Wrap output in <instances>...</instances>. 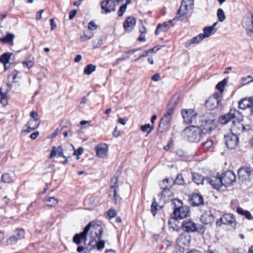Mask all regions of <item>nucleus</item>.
Returning a JSON list of instances; mask_svg holds the SVG:
<instances>
[{
  "label": "nucleus",
  "instance_id": "nucleus-64",
  "mask_svg": "<svg viewBox=\"0 0 253 253\" xmlns=\"http://www.w3.org/2000/svg\"><path fill=\"white\" fill-rule=\"evenodd\" d=\"M222 224H225L223 216L219 219H217L216 222V225L217 226H220Z\"/></svg>",
  "mask_w": 253,
  "mask_h": 253
},
{
  "label": "nucleus",
  "instance_id": "nucleus-45",
  "mask_svg": "<svg viewBox=\"0 0 253 253\" xmlns=\"http://www.w3.org/2000/svg\"><path fill=\"white\" fill-rule=\"evenodd\" d=\"M11 54L8 52L4 53L0 57V62L3 64L8 63Z\"/></svg>",
  "mask_w": 253,
  "mask_h": 253
},
{
  "label": "nucleus",
  "instance_id": "nucleus-31",
  "mask_svg": "<svg viewBox=\"0 0 253 253\" xmlns=\"http://www.w3.org/2000/svg\"><path fill=\"white\" fill-rule=\"evenodd\" d=\"M236 211L238 214L244 216L248 220H253V216L248 211L244 210L241 207H238Z\"/></svg>",
  "mask_w": 253,
  "mask_h": 253
},
{
  "label": "nucleus",
  "instance_id": "nucleus-38",
  "mask_svg": "<svg viewBox=\"0 0 253 253\" xmlns=\"http://www.w3.org/2000/svg\"><path fill=\"white\" fill-rule=\"evenodd\" d=\"M15 36L13 34L8 33L5 37L0 38V42L3 43L12 42Z\"/></svg>",
  "mask_w": 253,
  "mask_h": 253
},
{
  "label": "nucleus",
  "instance_id": "nucleus-25",
  "mask_svg": "<svg viewBox=\"0 0 253 253\" xmlns=\"http://www.w3.org/2000/svg\"><path fill=\"white\" fill-rule=\"evenodd\" d=\"M234 110H230L229 112L222 115L219 118V121L221 124L225 125L227 124L231 120L234 119Z\"/></svg>",
  "mask_w": 253,
  "mask_h": 253
},
{
  "label": "nucleus",
  "instance_id": "nucleus-4",
  "mask_svg": "<svg viewBox=\"0 0 253 253\" xmlns=\"http://www.w3.org/2000/svg\"><path fill=\"white\" fill-rule=\"evenodd\" d=\"M217 123V121L215 119H209L203 121L202 124L199 127L202 130L205 136L206 134L211 133L216 128Z\"/></svg>",
  "mask_w": 253,
  "mask_h": 253
},
{
  "label": "nucleus",
  "instance_id": "nucleus-40",
  "mask_svg": "<svg viewBox=\"0 0 253 253\" xmlns=\"http://www.w3.org/2000/svg\"><path fill=\"white\" fill-rule=\"evenodd\" d=\"M34 59L32 55L29 56L28 58L23 62L24 67L28 69L32 68L34 64Z\"/></svg>",
  "mask_w": 253,
  "mask_h": 253
},
{
  "label": "nucleus",
  "instance_id": "nucleus-42",
  "mask_svg": "<svg viewBox=\"0 0 253 253\" xmlns=\"http://www.w3.org/2000/svg\"><path fill=\"white\" fill-rule=\"evenodd\" d=\"M185 183L183 175L182 173H179L174 180L172 179V184L182 185Z\"/></svg>",
  "mask_w": 253,
  "mask_h": 253
},
{
  "label": "nucleus",
  "instance_id": "nucleus-17",
  "mask_svg": "<svg viewBox=\"0 0 253 253\" xmlns=\"http://www.w3.org/2000/svg\"><path fill=\"white\" fill-rule=\"evenodd\" d=\"M191 236L188 233H183L180 235L177 240V244L182 249L185 246L188 247L190 245Z\"/></svg>",
  "mask_w": 253,
  "mask_h": 253
},
{
  "label": "nucleus",
  "instance_id": "nucleus-2",
  "mask_svg": "<svg viewBox=\"0 0 253 253\" xmlns=\"http://www.w3.org/2000/svg\"><path fill=\"white\" fill-rule=\"evenodd\" d=\"M182 135L190 142H199L205 136L200 127L193 125L186 127L182 131Z\"/></svg>",
  "mask_w": 253,
  "mask_h": 253
},
{
  "label": "nucleus",
  "instance_id": "nucleus-41",
  "mask_svg": "<svg viewBox=\"0 0 253 253\" xmlns=\"http://www.w3.org/2000/svg\"><path fill=\"white\" fill-rule=\"evenodd\" d=\"M96 69V66L90 64L86 66L84 69V73L85 75H89Z\"/></svg>",
  "mask_w": 253,
  "mask_h": 253
},
{
  "label": "nucleus",
  "instance_id": "nucleus-61",
  "mask_svg": "<svg viewBox=\"0 0 253 253\" xmlns=\"http://www.w3.org/2000/svg\"><path fill=\"white\" fill-rule=\"evenodd\" d=\"M88 28L89 30H94L97 29V26L93 21H90L88 23Z\"/></svg>",
  "mask_w": 253,
  "mask_h": 253
},
{
  "label": "nucleus",
  "instance_id": "nucleus-26",
  "mask_svg": "<svg viewBox=\"0 0 253 253\" xmlns=\"http://www.w3.org/2000/svg\"><path fill=\"white\" fill-rule=\"evenodd\" d=\"M246 33L247 35L253 38V14L251 18H248L246 21Z\"/></svg>",
  "mask_w": 253,
  "mask_h": 253
},
{
  "label": "nucleus",
  "instance_id": "nucleus-15",
  "mask_svg": "<svg viewBox=\"0 0 253 253\" xmlns=\"http://www.w3.org/2000/svg\"><path fill=\"white\" fill-rule=\"evenodd\" d=\"M206 180L207 183L210 184L213 188L216 189H219L223 184L218 173L216 176L206 177Z\"/></svg>",
  "mask_w": 253,
  "mask_h": 253
},
{
  "label": "nucleus",
  "instance_id": "nucleus-50",
  "mask_svg": "<svg viewBox=\"0 0 253 253\" xmlns=\"http://www.w3.org/2000/svg\"><path fill=\"white\" fill-rule=\"evenodd\" d=\"M2 180L5 183H9L13 181L12 178L9 173H6L2 174Z\"/></svg>",
  "mask_w": 253,
  "mask_h": 253
},
{
  "label": "nucleus",
  "instance_id": "nucleus-7",
  "mask_svg": "<svg viewBox=\"0 0 253 253\" xmlns=\"http://www.w3.org/2000/svg\"><path fill=\"white\" fill-rule=\"evenodd\" d=\"M225 143L230 149H234L238 145L239 138L238 135L233 132H230L224 135Z\"/></svg>",
  "mask_w": 253,
  "mask_h": 253
},
{
  "label": "nucleus",
  "instance_id": "nucleus-36",
  "mask_svg": "<svg viewBox=\"0 0 253 253\" xmlns=\"http://www.w3.org/2000/svg\"><path fill=\"white\" fill-rule=\"evenodd\" d=\"M162 208V207L161 206H160L157 203V202H156V199L155 198H153V201L152 203V205L151 206V212L152 214V215L154 216H155L156 214H157V212L158 210L161 209Z\"/></svg>",
  "mask_w": 253,
  "mask_h": 253
},
{
  "label": "nucleus",
  "instance_id": "nucleus-12",
  "mask_svg": "<svg viewBox=\"0 0 253 253\" xmlns=\"http://www.w3.org/2000/svg\"><path fill=\"white\" fill-rule=\"evenodd\" d=\"M90 240H100L102 235L103 229L102 227L98 224H94L92 226L91 225L90 229Z\"/></svg>",
  "mask_w": 253,
  "mask_h": 253
},
{
  "label": "nucleus",
  "instance_id": "nucleus-49",
  "mask_svg": "<svg viewBox=\"0 0 253 253\" xmlns=\"http://www.w3.org/2000/svg\"><path fill=\"white\" fill-rule=\"evenodd\" d=\"M217 16L219 22H223L225 19V15L223 10L219 8L217 11Z\"/></svg>",
  "mask_w": 253,
  "mask_h": 253
},
{
  "label": "nucleus",
  "instance_id": "nucleus-54",
  "mask_svg": "<svg viewBox=\"0 0 253 253\" xmlns=\"http://www.w3.org/2000/svg\"><path fill=\"white\" fill-rule=\"evenodd\" d=\"M126 8L127 6H126V4H123V5H122L118 10V15L119 17H121L122 16H123L124 12L126 10Z\"/></svg>",
  "mask_w": 253,
  "mask_h": 253
},
{
  "label": "nucleus",
  "instance_id": "nucleus-27",
  "mask_svg": "<svg viewBox=\"0 0 253 253\" xmlns=\"http://www.w3.org/2000/svg\"><path fill=\"white\" fill-rule=\"evenodd\" d=\"M225 224H230L233 227L236 225V222L233 214L231 213H225L223 215Z\"/></svg>",
  "mask_w": 253,
  "mask_h": 253
},
{
  "label": "nucleus",
  "instance_id": "nucleus-30",
  "mask_svg": "<svg viewBox=\"0 0 253 253\" xmlns=\"http://www.w3.org/2000/svg\"><path fill=\"white\" fill-rule=\"evenodd\" d=\"M192 180L198 185L200 184H204L205 182H206V177H204L202 174L197 172L192 173Z\"/></svg>",
  "mask_w": 253,
  "mask_h": 253
},
{
  "label": "nucleus",
  "instance_id": "nucleus-35",
  "mask_svg": "<svg viewBox=\"0 0 253 253\" xmlns=\"http://www.w3.org/2000/svg\"><path fill=\"white\" fill-rule=\"evenodd\" d=\"M204 33H201L203 38H206L210 37L215 33V31L213 30V28L210 26L205 27L203 29Z\"/></svg>",
  "mask_w": 253,
  "mask_h": 253
},
{
  "label": "nucleus",
  "instance_id": "nucleus-8",
  "mask_svg": "<svg viewBox=\"0 0 253 253\" xmlns=\"http://www.w3.org/2000/svg\"><path fill=\"white\" fill-rule=\"evenodd\" d=\"M221 101L218 92H214L211 96L207 100L205 106L209 110H213L218 107Z\"/></svg>",
  "mask_w": 253,
  "mask_h": 253
},
{
  "label": "nucleus",
  "instance_id": "nucleus-6",
  "mask_svg": "<svg viewBox=\"0 0 253 253\" xmlns=\"http://www.w3.org/2000/svg\"><path fill=\"white\" fill-rule=\"evenodd\" d=\"M220 179L222 180V183H223L222 186L229 187L233 185L236 180V176L233 171L227 170L222 174L220 176Z\"/></svg>",
  "mask_w": 253,
  "mask_h": 253
},
{
  "label": "nucleus",
  "instance_id": "nucleus-21",
  "mask_svg": "<svg viewBox=\"0 0 253 253\" xmlns=\"http://www.w3.org/2000/svg\"><path fill=\"white\" fill-rule=\"evenodd\" d=\"M115 178L116 181L115 183L113 185H112V189L114 190L113 201L115 204L117 206V208L118 207L120 209L122 198L117 193L119 191L118 179L117 177H116Z\"/></svg>",
  "mask_w": 253,
  "mask_h": 253
},
{
  "label": "nucleus",
  "instance_id": "nucleus-55",
  "mask_svg": "<svg viewBox=\"0 0 253 253\" xmlns=\"http://www.w3.org/2000/svg\"><path fill=\"white\" fill-rule=\"evenodd\" d=\"M57 155L59 157H63L65 158H67L66 155H64L63 153V150L61 146H59L57 148H56Z\"/></svg>",
  "mask_w": 253,
  "mask_h": 253
},
{
  "label": "nucleus",
  "instance_id": "nucleus-20",
  "mask_svg": "<svg viewBox=\"0 0 253 253\" xmlns=\"http://www.w3.org/2000/svg\"><path fill=\"white\" fill-rule=\"evenodd\" d=\"M200 220L204 224H210L214 222V216L211 211H206L201 216Z\"/></svg>",
  "mask_w": 253,
  "mask_h": 253
},
{
  "label": "nucleus",
  "instance_id": "nucleus-62",
  "mask_svg": "<svg viewBox=\"0 0 253 253\" xmlns=\"http://www.w3.org/2000/svg\"><path fill=\"white\" fill-rule=\"evenodd\" d=\"M162 46L160 45H157L153 48L149 49V52L151 53H156L157 51L160 50Z\"/></svg>",
  "mask_w": 253,
  "mask_h": 253
},
{
  "label": "nucleus",
  "instance_id": "nucleus-5",
  "mask_svg": "<svg viewBox=\"0 0 253 253\" xmlns=\"http://www.w3.org/2000/svg\"><path fill=\"white\" fill-rule=\"evenodd\" d=\"M25 236V232L24 229L22 228L16 229L13 234L7 239L5 243H3L5 245H13L21 239H23Z\"/></svg>",
  "mask_w": 253,
  "mask_h": 253
},
{
  "label": "nucleus",
  "instance_id": "nucleus-9",
  "mask_svg": "<svg viewBox=\"0 0 253 253\" xmlns=\"http://www.w3.org/2000/svg\"><path fill=\"white\" fill-rule=\"evenodd\" d=\"M181 115L185 123L191 124L193 120L196 119L197 113L195 112L194 109H182Z\"/></svg>",
  "mask_w": 253,
  "mask_h": 253
},
{
  "label": "nucleus",
  "instance_id": "nucleus-29",
  "mask_svg": "<svg viewBox=\"0 0 253 253\" xmlns=\"http://www.w3.org/2000/svg\"><path fill=\"white\" fill-rule=\"evenodd\" d=\"M172 185V178H170L164 179L159 182V186L162 190L171 188Z\"/></svg>",
  "mask_w": 253,
  "mask_h": 253
},
{
  "label": "nucleus",
  "instance_id": "nucleus-39",
  "mask_svg": "<svg viewBox=\"0 0 253 253\" xmlns=\"http://www.w3.org/2000/svg\"><path fill=\"white\" fill-rule=\"evenodd\" d=\"M172 192L171 190V188H168L165 189H162L160 193L158 195L159 196H161V199H165L166 198L170 197L172 195Z\"/></svg>",
  "mask_w": 253,
  "mask_h": 253
},
{
  "label": "nucleus",
  "instance_id": "nucleus-13",
  "mask_svg": "<svg viewBox=\"0 0 253 253\" xmlns=\"http://www.w3.org/2000/svg\"><path fill=\"white\" fill-rule=\"evenodd\" d=\"M171 120L169 119L162 118L159 123L158 129V135L161 136L163 132L169 130Z\"/></svg>",
  "mask_w": 253,
  "mask_h": 253
},
{
  "label": "nucleus",
  "instance_id": "nucleus-56",
  "mask_svg": "<svg viewBox=\"0 0 253 253\" xmlns=\"http://www.w3.org/2000/svg\"><path fill=\"white\" fill-rule=\"evenodd\" d=\"M206 229V227L202 225H199L198 226L196 225V232H198L200 234H203L205 232Z\"/></svg>",
  "mask_w": 253,
  "mask_h": 253
},
{
  "label": "nucleus",
  "instance_id": "nucleus-37",
  "mask_svg": "<svg viewBox=\"0 0 253 253\" xmlns=\"http://www.w3.org/2000/svg\"><path fill=\"white\" fill-rule=\"evenodd\" d=\"M179 100V95L177 94L174 95L170 99L169 103L168 105V107L174 109L175 106L177 105Z\"/></svg>",
  "mask_w": 253,
  "mask_h": 253
},
{
  "label": "nucleus",
  "instance_id": "nucleus-24",
  "mask_svg": "<svg viewBox=\"0 0 253 253\" xmlns=\"http://www.w3.org/2000/svg\"><path fill=\"white\" fill-rule=\"evenodd\" d=\"M253 99L252 97L243 98L239 101V108L245 110L246 108L252 107Z\"/></svg>",
  "mask_w": 253,
  "mask_h": 253
},
{
  "label": "nucleus",
  "instance_id": "nucleus-3",
  "mask_svg": "<svg viewBox=\"0 0 253 253\" xmlns=\"http://www.w3.org/2000/svg\"><path fill=\"white\" fill-rule=\"evenodd\" d=\"M194 8V0H182L181 5L177 11V16L181 21L186 22L187 18L185 15L191 13Z\"/></svg>",
  "mask_w": 253,
  "mask_h": 253
},
{
  "label": "nucleus",
  "instance_id": "nucleus-63",
  "mask_svg": "<svg viewBox=\"0 0 253 253\" xmlns=\"http://www.w3.org/2000/svg\"><path fill=\"white\" fill-rule=\"evenodd\" d=\"M84 152V148L83 147H79L77 151L74 150V155H81Z\"/></svg>",
  "mask_w": 253,
  "mask_h": 253
},
{
  "label": "nucleus",
  "instance_id": "nucleus-58",
  "mask_svg": "<svg viewBox=\"0 0 253 253\" xmlns=\"http://www.w3.org/2000/svg\"><path fill=\"white\" fill-rule=\"evenodd\" d=\"M173 140L172 138H169L167 145L165 146L164 149L166 151H169L171 146L173 145Z\"/></svg>",
  "mask_w": 253,
  "mask_h": 253
},
{
  "label": "nucleus",
  "instance_id": "nucleus-43",
  "mask_svg": "<svg viewBox=\"0 0 253 253\" xmlns=\"http://www.w3.org/2000/svg\"><path fill=\"white\" fill-rule=\"evenodd\" d=\"M154 127L153 126H151L149 124L142 125L140 126V129L143 132H147V135L150 134Z\"/></svg>",
  "mask_w": 253,
  "mask_h": 253
},
{
  "label": "nucleus",
  "instance_id": "nucleus-28",
  "mask_svg": "<svg viewBox=\"0 0 253 253\" xmlns=\"http://www.w3.org/2000/svg\"><path fill=\"white\" fill-rule=\"evenodd\" d=\"M204 38H203L201 34L198 35L197 36L193 37L191 39L187 41L185 43V46L187 48L189 47L192 44L198 43Z\"/></svg>",
  "mask_w": 253,
  "mask_h": 253
},
{
  "label": "nucleus",
  "instance_id": "nucleus-23",
  "mask_svg": "<svg viewBox=\"0 0 253 253\" xmlns=\"http://www.w3.org/2000/svg\"><path fill=\"white\" fill-rule=\"evenodd\" d=\"M95 150L98 156L101 158L105 157L108 150V145L105 143L99 144L96 146Z\"/></svg>",
  "mask_w": 253,
  "mask_h": 253
},
{
  "label": "nucleus",
  "instance_id": "nucleus-44",
  "mask_svg": "<svg viewBox=\"0 0 253 253\" xmlns=\"http://www.w3.org/2000/svg\"><path fill=\"white\" fill-rule=\"evenodd\" d=\"M227 82V79H224L222 81L217 83L215 86L216 89L219 90L220 92H222L224 91V89Z\"/></svg>",
  "mask_w": 253,
  "mask_h": 253
},
{
  "label": "nucleus",
  "instance_id": "nucleus-10",
  "mask_svg": "<svg viewBox=\"0 0 253 253\" xmlns=\"http://www.w3.org/2000/svg\"><path fill=\"white\" fill-rule=\"evenodd\" d=\"M253 172V169L250 167H246L240 168L238 171L239 179L242 181L249 180Z\"/></svg>",
  "mask_w": 253,
  "mask_h": 253
},
{
  "label": "nucleus",
  "instance_id": "nucleus-57",
  "mask_svg": "<svg viewBox=\"0 0 253 253\" xmlns=\"http://www.w3.org/2000/svg\"><path fill=\"white\" fill-rule=\"evenodd\" d=\"M18 74V72L17 71H14L11 74H10L9 76H8V79L9 80L10 79V78H11V80H12V82L13 83L15 81V80L16 79V78H17V76Z\"/></svg>",
  "mask_w": 253,
  "mask_h": 253
},
{
  "label": "nucleus",
  "instance_id": "nucleus-60",
  "mask_svg": "<svg viewBox=\"0 0 253 253\" xmlns=\"http://www.w3.org/2000/svg\"><path fill=\"white\" fill-rule=\"evenodd\" d=\"M57 155V151H56V147L55 146H53L52 148V150L50 152V155L48 157L49 159H52L54 157H55Z\"/></svg>",
  "mask_w": 253,
  "mask_h": 253
},
{
  "label": "nucleus",
  "instance_id": "nucleus-34",
  "mask_svg": "<svg viewBox=\"0 0 253 253\" xmlns=\"http://www.w3.org/2000/svg\"><path fill=\"white\" fill-rule=\"evenodd\" d=\"M158 25H160L161 32H167L173 26V24L172 23V20H169L168 21L165 22L162 24L159 23Z\"/></svg>",
  "mask_w": 253,
  "mask_h": 253
},
{
  "label": "nucleus",
  "instance_id": "nucleus-16",
  "mask_svg": "<svg viewBox=\"0 0 253 253\" xmlns=\"http://www.w3.org/2000/svg\"><path fill=\"white\" fill-rule=\"evenodd\" d=\"M190 205L192 207H198L204 204L203 196L198 193H193L189 199Z\"/></svg>",
  "mask_w": 253,
  "mask_h": 253
},
{
  "label": "nucleus",
  "instance_id": "nucleus-53",
  "mask_svg": "<svg viewBox=\"0 0 253 253\" xmlns=\"http://www.w3.org/2000/svg\"><path fill=\"white\" fill-rule=\"evenodd\" d=\"M92 34L90 32H88V33L84 32V35L81 36L80 38L82 41L84 42L90 39L92 37Z\"/></svg>",
  "mask_w": 253,
  "mask_h": 253
},
{
  "label": "nucleus",
  "instance_id": "nucleus-22",
  "mask_svg": "<svg viewBox=\"0 0 253 253\" xmlns=\"http://www.w3.org/2000/svg\"><path fill=\"white\" fill-rule=\"evenodd\" d=\"M135 24V18L132 16H129L124 22L123 26L126 31L130 32L133 28Z\"/></svg>",
  "mask_w": 253,
  "mask_h": 253
},
{
  "label": "nucleus",
  "instance_id": "nucleus-59",
  "mask_svg": "<svg viewBox=\"0 0 253 253\" xmlns=\"http://www.w3.org/2000/svg\"><path fill=\"white\" fill-rule=\"evenodd\" d=\"M212 142L211 140H207L206 142H204L202 145L203 146L206 148V149H209L212 146Z\"/></svg>",
  "mask_w": 253,
  "mask_h": 253
},
{
  "label": "nucleus",
  "instance_id": "nucleus-46",
  "mask_svg": "<svg viewBox=\"0 0 253 253\" xmlns=\"http://www.w3.org/2000/svg\"><path fill=\"white\" fill-rule=\"evenodd\" d=\"M58 204V200L54 197H51L48 198L45 201V205L48 207H54Z\"/></svg>",
  "mask_w": 253,
  "mask_h": 253
},
{
  "label": "nucleus",
  "instance_id": "nucleus-47",
  "mask_svg": "<svg viewBox=\"0 0 253 253\" xmlns=\"http://www.w3.org/2000/svg\"><path fill=\"white\" fill-rule=\"evenodd\" d=\"M173 109L167 106L166 112L164 114V117L163 118L166 119H169V120H171L172 115L173 113Z\"/></svg>",
  "mask_w": 253,
  "mask_h": 253
},
{
  "label": "nucleus",
  "instance_id": "nucleus-19",
  "mask_svg": "<svg viewBox=\"0 0 253 253\" xmlns=\"http://www.w3.org/2000/svg\"><path fill=\"white\" fill-rule=\"evenodd\" d=\"M40 125L38 119H30L24 126L23 130L24 132L29 133L37 129Z\"/></svg>",
  "mask_w": 253,
  "mask_h": 253
},
{
  "label": "nucleus",
  "instance_id": "nucleus-33",
  "mask_svg": "<svg viewBox=\"0 0 253 253\" xmlns=\"http://www.w3.org/2000/svg\"><path fill=\"white\" fill-rule=\"evenodd\" d=\"M89 244L92 247L96 246L97 250H100L104 248V242L100 240H90Z\"/></svg>",
  "mask_w": 253,
  "mask_h": 253
},
{
  "label": "nucleus",
  "instance_id": "nucleus-51",
  "mask_svg": "<svg viewBox=\"0 0 253 253\" xmlns=\"http://www.w3.org/2000/svg\"><path fill=\"white\" fill-rule=\"evenodd\" d=\"M253 81V77L251 76H247V77H243L241 79V82L243 84H248Z\"/></svg>",
  "mask_w": 253,
  "mask_h": 253
},
{
  "label": "nucleus",
  "instance_id": "nucleus-14",
  "mask_svg": "<svg viewBox=\"0 0 253 253\" xmlns=\"http://www.w3.org/2000/svg\"><path fill=\"white\" fill-rule=\"evenodd\" d=\"M244 116H239L238 120H235L232 121L231 126V132H233L236 134H240L242 132L243 124L241 123L243 120Z\"/></svg>",
  "mask_w": 253,
  "mask_h": 253
},
{
  "label": "nucleus",
  "instance_id": "nucleus-1",
  "mask_svg": "<svg viewBox=\"0 0 253 253\" xmlns=\"http://www.w3.org/2000/svg\"><path fill=\"white\" fill-rule=\"evenodd\" d=\"M171 206L173 210L172 217L168 221V224L171 227L174 228L172 225L177 226L176 222L179 219H182L188 217L190 214V208L188 206L184 205L183 202L177 199L171 200Z\"/></svg>",
  "mask_w": 253,
  "mask_h": 253
},
{
  "label": "nucleus",
  "instance_id": "nucleus-11",
  "mask_svg": "<svg viewBox=\"0 0 253 253\" xmlns=\"http://www.w3.org/2000/svg\"><path fill=\"white\" fill-rule=\"evenodd\" d=\"M91 223H89L84 228L83 231L79 234H76L73 238V242L77 245H79L82 241H85L87 234L90 230Z\"/></svg>",
  "mask_w": 253,
  "mask_h": 253
},
{
  "label": "nucleus",
  "instance_id": "nucleus-18",
  "mask_svg": "<svg viewBox=\"0 0 253 253\" xmlns=\"http://www.w3.org/2000/svg\"><path fill=\"white\" fill-rule=\"evenodd\" d=\"M182 230L187 233L196 232V224L191 220H184L181 224Z\"/></svg>",
  "mask_w": 253,
  "mask_h": 253
},
{
  "label": "nucleus",
  "instance_id": "nucleus-32",
  "mask_svg": "<svg viewBox=\"0 0 253 253\" xmlns=\"http://www.w3.org/2000/svg\"><path fill=\"white\" fill-rule=\"evenodd\" d=\"M110 0H102L101 2V8L102 9L101 13L107 14L110 12L111 10L110 9V6L109 5Z\"/></svg>",
  "mask_w": 253,
  "mask_h": 253
},
{
  "label": "nucleus",
  "instance_id": "nucleus-48",
  "mask_svg": "<svg viewBox=\"0 0 253 253\" xmlns=\"http://www.w3.org/2000/svg\"><path fill=\"white\" fill-rule=\"evenodd\" d=\"M176 154L183 160H186L188 158L187 154L182 149H177Z\"/></svg>",
  "mask_w": 253,
  "mask_h": 253
},
{
  "label": "nucleus",
  "instance_id": "nucleus-52",
  "mask_svg": "<svg viewBox=\"0 0 253 253\" xmlns=\"http://www.w3.org/2000/svg\"><path fill=\"white\" fill-rule=\"evenodd\" d=\"M0 103H1L3 106H5L7 104L6 100V94L5 93H2L1 92V89H0Z\"/></svg>",
  "mask_w": 253,
  "mask_h": 253
}]
</instances>
